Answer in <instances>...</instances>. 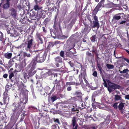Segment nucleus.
<instances>
[{
	"label": "nucleus",
	"instance_id": "obj_36",
	"mask_svg": "<svg viewBox=\"0 0 129 129\" xmlns=\"http://www.w3.org/2000/svg\"><path fill=\"white\" fill-rule=\"evenodd\" d=\"M106 67L108 69H111L114 68L113 65L108 64H106Z\"/></svg>",
	"mask_w": 129,
	"mask_h": 129
},
{
	"label": "nucleus",
	"instance_id": "obj_30",
	"mask_svg": "<svg viewBox=\"0 0 129 129\" xmlns=\"http://www.w3.org/2000/svg\"><path fill=\"white\" fill-rule=\"evenodd\" d=\"M92 42H94L95 41H96L97 40V38L96 36V35H93L90 38Z\"/></svg>",
	"mask_w": 129,
	"mask_h": 129
},
{
	"label": "nucleus",
	"instance_id": "obj_49",
	"mask_svg": "<svg viewBox=\"0 0 129 129\" xmlns=\"http://www.w3.org/2000/svg\"><path fill=\"white\" fill-rule=\"evenodd\" d=\"M122 6V2L121 1H120L119 3L118 4H115V7H119L120 6Z\"/></svg>",
	"mask_w": 129,
	"mask_h": 129
},
{
	"label": "nucleus",
	"instance_id": "obj_55",
	"mask_svg": "<svg viewBox=\"0 0 129 129\" xmlns=\"http://www.w3.org/2000/svg\"><path fill=\"white\" fill-rule=\"evenodd\" d=\"M52 73H51V72L50 71H49L46 73V74H45V75H46V76L52 75Z\"/></svg>",
	"mask_w": 129,
	"mask_h": 129
},
{
	"label": "nucleus",
	"instance_id": "obj_33",
	"mask_svg": "<svg viewBox=\"0 0 129 129\" xmlns=\"http://www.w3.org/2000/svg\"><path fill=\"white\" fill-rule=\"evenodd\" d=\"M20 100L21 102L24 104H25L27 102L28 99L25 98H22Z\"/></svg>",
	"mask_w": 129,
	"mask_h": 129
},
{
	"label": "nucleus",
	"instance_id": "obj_21",
	"mask_svg": "<svg viewBox=\"0 0 129 129\" xmlns=\"http://www.w3.org/2000/svg\"><path fill=\"white\" fill-rule=\"evenodd\" d=\"M56 63H61L62 62V59L60 56H58L54 58Z\"/></svg>",
	"mask_w": 129,
	"mask_h": 129
},
{
	"label": "nucleus",
	"instance_id": "obj_22",
	"mask_svg": "<svg viewBox=\"0 0 129 129\" xmlns=\"http://www.w3.org/2000/svg\"><path fill=\"white\" fill-rule=\"evenodd\" d=\"M72 100H74L75 101L79 100V101H81L82 100V96L81 95L77 96L75 97L71 98Z\"/></svg>",
	"mask_w": 129,
	"mask_h": 129
},
{
	"label": "nucleus",
	"instance_id": "obj_56",
	"mask_svg": "<svg viewBox=\"0 0 129 129\" xmlns=\"http://www.w3.org/2000/svg\"><path fill=\"white\" fill-rule=\"evenodd\" d=\"M64 53L63 51H61L60 53V55L62 57H63L64 56Z\"/></svg>",
	"mask_w": 129,
	"mask_h": 129
},
{
	"label": "nucleus",
	"instance_id": "obj_20",
	"mask_svg": "<svg viewBox=\"0 0 129 129\" xmlns=\"http://www.w3.org/2000/svg\"><path fill=\"white\" fill-rule=\"evenodd\" d=\"M6 2V3L4 4L3 6V8L5 10H7L8 9L10 6V2Z\"/></svg>",
	"mask_w": 129,
	"mask_h": 129
},
{
	"label": "nucleus",
	"instance_id": "obj_25",
	"mask_svg": "<svg viewBox=\"0 0 129 129\" xmlns=\"http://www.w3.org/2000/svg\"><path fill=\"white\" fill-rule=\"evenodd\" d=\"M61 82V81L60 80L58 81L57 79H56L55 80L54 82L53 83L54 84V87H55V85L56 84V86H58L60 87V83Z\"/></svg>",
	"mask_w": 129,
	"mask_h": 129
},
{
	"label": "nucleus",
	"instance_id": "obj_37",
	"mask_svg": "<svg viewBox=\"0 0 129 129\" xmlns=\"http://www.w3.org/2000/svg\"><path fill=\"white\" fill-rule=\"evenodd\" d=\"M54 120L56 125H57L60 124V123L58 119H55L54 118Z\"/></svg>",
	"mask_w": 129,
	"mask_h": 129
},
{
	"label": "nucleus",
	"instance_id": "obj_34",
	"mask_svg": "<svg viewBox=\"0 0 129 129\" xmlns=\"http://www.w3.org/2000/svg\"><path fill=\"white\" fill-rule=\"evenodd\" d=\"M54 42H49V44L48 45L47 48L49 49L50 48L54 46Z\"/></svg>",
	"mask_w": 129,
	"mask_h": 129
},
{
	"label": "nucleus",
	"instance_id": "obj_27",
	"mask_svg": "<svg viewBox=\"0 0 129 129\" xmlns=\"http://www.w3.org/2000/svg\"><path fill=\"white\" fill-rule=\"evenodd\" d=\"M56 19L57 16H56L55 17L54 19V25L53 26V28L55 29L56 28L57 26V21H56Z\"/></svg>",
	"mask_w": 129,
	"mask_h": 129
},
{
	"label": "nucleus",
	"instance_id": "obj_58",
	"mask_svg": "<svg viewBox=\"0 0 129 129\" xmlns=\"http://www.w3.org/2000/svg\"><path fill=\"white\" fill-rule=\"evenodd\" d=\"M98 93L97 91H94L93 93L92 96H93V97H96L98 95Z\"/></svg>",
	"mask_w": 129,
	"mask_h": 129
},
{
	"label": "nucleus",
	"instance_id": "obj_35",
	"mask_svg": "<svg viewBox=\"0 0 129 129\" xmlns=\"http://www.w3.org/2000/svg\"><path fill=\"white\" fill-rule=\"evenodd\" d=\"M94 46H92V53H94L96 55V57H97L98 56V55L97 53L96 52V49L94 50Z\"/></svg>",
	"mask_w": 129,
	"mask_h": 129
},
{
	"label": "nucleus",
	"instance_id": "obj_8",
	"mask_svg": "<svg viewBox=\"0 0 129 129\" xmlns=\"http://www.w3.org/2000/svg\"><path fill=\"white\" fill-rule=\"evenodd\" d=\"M3 102L5 105L8 104L9 101V97L7 92H4L3 93Z\"/></svg>",
	"mask_w": 129,
	"mask_h": 129
},
{
	"label": "nucleus",
	"instance_id": "obj_7",
	"mask_svg": "<svg viewBox=\"0 0 129 129\" xmlns=\"http://www.w3.org/2000/svg\"><path fill=\"white\" fill-rule=\"evenodd\" d=\"M17 105L15 103H14L12 105V107H14V108L12 109L13 113L11 117L12 119H15L16 112L19 109V108L17 107L18 105H17V106H16Z\"/></svg>",
	"mask_w": 129,
	"mask_h": 129
},
{
	"label": "nucleus",
	"instance_id": "obj_13",
	"mask_svg": "<svg viewBox=\"0 0 129 129\" xmlns=\"http://www.w3.org/2000/svg\"><path fill=\"white\" fill-rule=\"evenodd\" d=\"M7 31L8 34H10L12 36H13L15 34L16 32L13 28L11 29L10 28L8 27L7 29Z\"/></svg>",
	"mask_w": 129,
	"mask_h": 129
},
{
	"label": "nucleus",
	"instance_id": "obj_60",
	"mask_svg": "<svg viewBox=\"0 0 129 129\" xmlns=\"http://www.w3.org/2000/svg\"><path fill=\"white\" fill-rule=\"evenodd\" d=\"M123 6L124 9L126 11H128V6H127L125 5Z\"/></svg>",
	"mask_w": 129,
	"mask_h": 129
},
{
	"label": "nucleus",
	"instance_id": "obj_15",
	"mask_svg": "<svg viewBox=\"0 0 129 129\" xmlns=\"http://www.w3.org/2000/svg\"><path fill=\"white\" fill-rule=\"evenodd\" d=\"M36 35L37 38L39 39L38 41L39 43L41 44H43V40L41 37V36H43L42 35L38 32L36 33Z\"/></svg>",
	"mask_w": 129,
	"mask_h": 129
},
{
	"label": "nucleus",
	"instance_id": "obj_17",
	"mask_svg": "<svg viewBox=\"0 0 129 129\" xmlns=\"http://www.w3.org/2000/svg\"><path fill=\"white\" fill-rule=\"evenodd\" d=\"M37 14L41 18H44L45 17V14L44 13V11L42 10L41 11L38 12Z\"/></svg>",
	"mask_w": 129,
	"mask_h": 129
},
{
	"label": "nucleus",
	"instance_id": "obj_29",
	"mask_svg": "<svg viewBox=\"0 0 129 129\" xmlns=\"http://www.w3.org/2000/svg\"><path fill=\"white\" fill-rule=\"evenodd\" d=\"M76 118L75 117H73L72 120V124L73 126H75L76 125Z\"/></svg>",
	"mask_w": 129,
	"mask_h": 129
},
{
	"label": "nucleus",
	"instance_id": "obj_45",
	"mask_svg": "<svg viewBox=\"0 0 129 129\" xmlns=\"http://www.w3.org/2000/svg\"><path fill=\"white\" fill-rule=\"evenodd\" d=\"M122 61L123 62H124V61L129 63V59L128 58H125L124 57H122Z\"/></svg>",
	"mask_w": 129,
	"mask_h": 129
},
{
	"label": "nucleus",
	"instance_id": "obj_2",
	"mask_svg": "<svg viewBox=\"0 0 129 129\" xmlns=\"http://www.w3.org/2000/svg\"><path fill=\"white\" fill-rule=\"evenodd\" d=\"M34 54H36L37 55L36 57L33 58L32 61H34L37 64V62H43L45 60V58L43 54L40 50H35L33 51Z\"/></svg>",
	"mask_w": 129,
	"mask_h": 129
},
{
	"label": "nucleus",
	"instance_id": "obj_18",
	"mask_svg": "<svg viewBox=\"0 0 129 129\" xmlns=\"http://www.w3.org/2000/svg\"><path fill=\"white\" fill-rule=\"evenodd\" d=\"M4 57L7 59H11L12 55V53L11 52H7L4 54Z\"/></svg>",
	"mask_w": 129,
	"mask_h": 129
},
{
	"label": "nucleus",
	"instance_id": "obj_11",
	"mask_svg": "<svg viewBox=\"0 0 129 129\" xmlns=\"http://www.w3.org/2000/svg\"><path fill=\"white\" fill-rule=\"evenodd\" d=\"M79 84L78 83H76L75 82H67L66 84L63 87V88H64L66 87L68 85H75L76 86H78Z\"/></svg>",
	"mask_w": 129,
	"mask_h": 129
},
{
	"label": "nucleus",
	"instance_id": "obj_19",
	"mask_svg": "<svg viewBox=\"0 0 129 129\" xmlns=\"http://www.w3.org/2000/svg\"><path fill=\"white\" fill-rule=\"evenodd\" d=\"M105 6L108 8L115 7V4L113 2H110V3L107 4H105Z\"/></svg>",
	"mask_w": 129,
	"mask_h": 129
},
{
	"label": "nucleus",
	"instance_id": "obj_4",
	"mask_svg": "<svg viewBox=\"0 0 129 129\" xmlns=\"http://www.w3.org/2000/svg\"><path fill=\"white\" fill-rule=\"evenodd\" d=\"M106 81L108 83L109 86L108 87V90L110 93L112 91V89L115 90L116 89H119L121 88V87L119 85L111 82L109 80L106 79Z\"/></svg>",
	"mask_w": 129,
	"mask_h": 129
},
{
	"label": "nucleus",
	"instance_id": "obj_50",
	"mask_svg": "<svg viewBox=\"0 0 129 129\" xmlns=\"http://www.w3.org/2000/svg\"><path fill=\"white\" fill-rule=\"evenodd\" d=\"M24 57L26 56L27 57H30L31 56V55L29 53L25 52L24 53Z\"/></svg>",
	"mask_w": 129,
	"mask_h": 129
},
{
	"label": "nucleus",
	"instance_id": "obj_40",
	"mask_svg": "<svg viewBox=\"0 0 129 129\" xmlns=\"http://www.w3.org/2000/svg\"><path fill=\"white\" fill-rule=\"evenodd\" d=\"M28 74L26 73H24V77L25 79H26V78H29L30 77H31L28 74V73H27Z\"/></svg>",
	"mask_w": 129,
	"mask_h": 129
},
{
	"label": "nucleus",
	"instance_id": "obj_10",
	"mask_svg": "<svg viewBox=\"0 0 129 129\" xmlns=\"http://www.w3.org/2000/svg\"><path fill=\"white\" fill-rule=\"evenodd\" d=\"M125 103H120L118 106V109L120 111L121 114H123L125 112V111L124 110V104Z\"/></svg>",
	"mask_w": 129,
	"mask_h": 129
},
{
	"label": "nucleus",
	"instance_id": "obj_63",
	"mask_svg": "<svg viewBox=\"0 0 129 129\" xmlns=\"http://www.w3.org/2000/svg\"><path fill=\"white\" fill-rule=\"evenodd\" d=\"M72 87L70 86H68L67 88V90L68 91H70L72 90Z\"/></svg>",
	"mask_w": 129,
	"mask_h": 129
},
{
	"label": "nucleus",
	"instance_id": "obj_57",
	"mask_svg": "<svg viewBox=\"0 0 129 129\" xmlns=\"http://www.w3.org/2000/svg\"><path fill=\"white\" fill-rule=\"evenodd\" d=\"M82 94L81 92L80 91H76L75 93L74 94L75 95H80Z\"/></svg>",
	"mask_w": 129,
	"mask_h": 129
},
{
	"label": "nucleus",
	"instance_id": "obj_53",
	"mask_svg": "<svg viewBox=\"0 0 129 129\" xmlns=\"http://www.w3.org/2000/svg\"><path fill=\"white\" fill-rule=\"evenodd\" d=\"M48 10L49 11H55L54 8L53 7H51L50 8H48Z\"/></svg>",
	"mask_w": 129,
	"mask_h": 129
},
{
	"label": "nucleus",
	"instance_id": "obj_48",
	"mask_svg": "<svg viewBox=\"0 0 129 129\" xmlns=\"http://www.w3.org/2000/svg\"><path fill=\"white\" fill-rule=\"evenodd\" d=\"M21 86H22L24 89H25V88L26 87V86L25 85V84L23 83H22L20 85L19 87L21 88Z\"/></svg>",
	"mask_w": 129,
	"mask_h": 129
},
{
	"label": "nucleus",
	"instance_id": "obj_3",
	"mask_svg": "<svg viewBox=\"0 0 129 129\" xmlns=\"http://www.w3.org/2000/svg\"><path fill=\"white\" fill-rule=\"evenodd\" d=\"M36 65L35 61H32L27 67L26 71L30 76H32L36 73V71L34 70L36 68Z\"/></svg>",
	"mask_w": 129,
	"mask_h": 129
},
{
	"label": "nucleus",
	"instance_id": "obj_24",
	"mask_svg": "<svg viewBox=\"0 0 129 129\" xmlns=\"http://www.w3.org/2000/svg\"><path fill=\"white\" fill-rule=\"evenodd\" d=\"M62 8L65 11V12H67V2H65L63 3L62 6Z\"/></svg>",
	"mask_w": 129,
	"mask_h": 129
},
{
	"label": "nucleus",
	"instance_id": "obj_6",
	"mask_svg": "<svg viewBox=\"0 0 129 129\" xmlns=\"http://www.w3.org/2000/svg\"><path fill=\"white\" fill-rule=\"evenodd\" d=\"M123 14L124 17L125 16V15L123 13H118L114 15L113 17L112 21L114 23H116L117 22L118 20H120L121 18V16L120 15Z\"/></svg>",
	"mask_w": 129,
	"mask_h": 129
},
{
	"label": "nucleus",
	"instance_id": "obj_26",
	"mask_svg": "<svg viewBox=\"0 0 129 129\" xmlns=\"http://www.w3.org/2000/svg\"><path fill=\"white\" fill-rule=\"evenodd\" d=\"M15 61L13 60V59H10L8 62L9 66L11 67L14 64Z\"/></svg>",
	"mask_w": 129,
	"mask_h": 129
},
{
	"label": "nucleus",
	"instance_id": "obj_9",
	"mask_svg": "<svg viewBox=\"0 0 129 129\" xmlns=\"http://www.w3.org/2000/svg\"><path fill=\"white\" fill-rule=\"evenodd\" d=\"M22 67L21 66H19L18 67V70H15V71H13V72L11 73L9 75V78L10 79H11L12 77H13L14 76V73H15L16 72H19L21 71L22 70Z\"/></svg>",
	"mask_w": 129,
	"mask_h": 129
},
{
	"label": "nucleus",
	"instance_id": "obj_39",
	"mask_svg": "<svg viewBox=\"0 0 129 129\" xmlns=\"http://www.w3.org/2000/svg\"><path fill=\"white\" fill-rule=\"evenodd\" d=\"M76 20V18H73L70 23V25H73L75 23Z\"/></svg>",
	"mask_w": 129,
	"mask_h": 129
},
{
	"label": "nucleus",
	"instance_id": "obj_43",
	"mask_svg": "<svg viewBox=\"0 0 129 129\" xmlns=\"http://www.w3.org/2000/svg\"><path fill=\"white\" fill-rule=\"evenodd\" d=\"M83 23L85 27V28H84V30L86 31L88 29L89 25L86 24L85 22L84 23L83 22Z\"/></svg>",
	"mask_w": 129,
	"mask_h": 129
},
{
	"label": "nucleus",
	"instance_id": "obj_54",
	"mask_svg": "<svg viewBox=\"0 0 129 129\" xmlns=\"http://www.w3.org/2000/svg\"><path fill=\"white\" fill-rule=\"evenodd\" d=\"M92 75L94 77L98 76V74L96 71H94L92 74Z\"/></svg>",
	"mask_w": 129,
	"mask_h": 129
},
{
	"label": "nucleus",
	"instance_id": "obj_32",
	"mask_svg": "<svg viewBox=\"0 0 129 129\" xmlns=\"http://www.w3.org/2000/svg\"><path fill=\"white\" fill-rule=\"evenodd\" d=\"M62 0H61V1L60 0L59 1V2H58V5L57 6H54V8L55 11V9H57V11H58L59 9V4H60L61 3V2L62 1Z\"/></svg>",
	"mask_w": 129,
	"mask_h": 129
},
{
	"label": "nucleus",
	"instance_id": "obj_61",
	"mask_svg": "<svg viewBox=\"0 0 129 129\" xmlns=\"http://www.w3.org/2000/svg\"><path fill=\"white\" fill-rule=\"evenodd\" d=\"M42 28L43 31L44 33H47V30L46 28L44 27L43 26L42 27Z\"/></svg>",
	"mask_w": 129,
	"mask_h": 129
},
{
	"label": "nucleus",
	"instance_id": "obj_44",
	"mask_svg": "<svg viewBox=\"0 0 129 129\" xmlns=\"http://www.w3.org/2000/svg\"><path fill=\"white\" fill-rule=\"evenodd\" d=\"M67 62L70 64L71 67H73L74 64L73 60H69V61H67Z\"/></svg>",
	"mask_w": 129,
	"mask_h": 129
},
{
	"label": "nucleus",
	"instance_id": "obj_64",
	"mask_svg": "<svg viewBox=\"0 0 129 129\" xmlns=\"http://www.w3.org/2000/svg\"><path fill=\"white\" fill-rule=\"evenodd\" d=\"M87 56L88 57H91L92 55L91 53L89 52H88L87 53Z\"/></svg>",
	"mask_w": 129,
	"mask_h": 129
},
{
	"label": "nucleus",
	"instance_id": "obj_14",
	"mask_svg": "<svg viewBox=\"0 0 129 129\" xmlns=\"http://www.w3.org/2000/svg\"><path fill=\"white\" fill-rule=\"evenodd\" d=\"M42 7L38 5L37 4L34 6V9L35 11H37L38 13L42 10Z\"/></svg>",
	"mask_w": 129,
	"mask_h": 129
},
{
	"label": "nucleus",
	"instance_id": "obj_62",
	"mask_svg": "<svg viewBox=\"0 0 129 129\" xmlns=\"http://www.w3.org/2000/svg\"><path fill=\"white\" fill-rule=\"evenodd\" d=\"M77 110V109L73 107L71 108V111L72 112H75Z\"/></svg>",
	"mask_w": 129,
	"mask_h": 129
},
{
	"label": "nucleus",
	"instance_id": "obj_31",
	"mask_svg": "<svg viewBox=\"0 0 129 129\" xmlns=\"http://www.w3.org/2000/svg\"><path fill=\"white\" fill-rule=\"evenodd\" d=\"M50 20L49 18H46L44 20L43 23L46 25L49 22Z\"/></svg>",
	"mask_w": 129,
	"mask_h": 129
},
{
	"label": "nucleus",
	"instance_id": "obj_42",
	"mask_svg": "<svg viewBox=\"0 0 129 129\" xmlns=\"http://www.w3.org/2000/svg\"><path fill=\"white\" fill-rule=\"evenodd\" d=\"M11 88L10 86L8 83L6 85L5 87V89L7 90V92H8V91L9 90L10 88Z\"/></svg>",
	"mask_w": 129,
	"mask_h": 129
},
{
	"label": "nucleus",
	"instance_id": "obj_59",
	"mask_svg": "<svg viewBox=\"0 0 129 129\" xmlns=\"http://www.w3.org/2000/svg\"><path fill=\"white\" fill-rule=\"evenodd\" d=\"M51 129H58V128L56 125H54L51 126Z\"/></svg>",
	"mask_w": 129,
	"mask_h": 129
},
{
	"label": "nucleus",
	"instance_id": "obj_52",
	"mask_svg": "<svg viewBox=\"0 0 129 129\" xmlns=\"http://www.w3.org/2000/svg\"><path fill=\"white\" fill-rule=\"evenodd\" d=\"M20 85H19L18 86V90H20V91L21 92H23L24 91V89L23 87H22V86H21V88H20L19 87Z\"/></svg>",
	"mask_w": 129,
	"mask_h": 129
},
{
	"label": "nucleus",
	"instance_id": "obj_28",
	"mask_svg": "<svg viewBox=\"0 0 129 129\" xmlns=\"http://www.w3.org/2000/svg\"><path fill=\"white\" fill-rule=\"evenodd\" d=\"M121 95L116 94L114 95V99L115 101H118L119 100L121 97Z\"/></svg>",
	"mask_w": 129,
	"mask_h": 129
},
{
	"label": "nucleus",
	"instance_id": "obj_1",
	"mask_svg": "<svg viewBox=\"0 0 129 129\" xmlns=\"http://www.w3.org/2000/svg\"><path fill=\"white\" fill-rule=\"evenodd\" d=\"M105 3V0H102L98 4L97 6L95 7L92 13V15H94V21H93V25L92 26L93 28L97 27L98 28L100 27L99 24V23L97 16L96 15L98 12L101 10L100 9L101 7H104L103 6Z\"/></svg>",
	"mask_w": 129,
	"mask_h": 129
},
{
	"label": "nucleus",
	"instance_id": "obj_41",
	"mask_svg": "<svg viewBox=\"0 0 129 129\" xmlns=\"http://www.w3.org/2000/svg\"><path fill=\"white\" fill-rule=\"evenodd\" d=\"M79 79L80 81V83L79 82H76V83H78L79 84V85H78V86H79L80 85V84H81L82 85V84H84V83L83 82L82 78H79Z\"/></svg>",
	"mask_w": 129,
	"mask_h": 129
},
{
	"label": "nucleus",
	"instance_id": "obj_38",
	"mask_svg": "<svg viewBox=\"0 0 129 129\" xmlns=\"http://www.w3.org/2000/svg\"><path fill=\"white\" fill-rule=\"evenodd\" d=\"M25 113H24L21 115V117L20 119V121L22 122L23 121L25 117Z\"/></svg>",
	"mask_w": 129,
	"mask_h": 129
},
{
	"label": "nucleus",
	"instance_id": "obj_12",
	"mask_svg": "<svg viewBox=\"0 0 129 129\" xmlns=\"http://www.w3.org/2000/svg\"><path fill=\"white\" fill-rule=\"evenodd\" d=\"M57 99V98L56 96L54 95H52L50 98L48 99V101L49 102H51L52 103H53Z\"/></svg>",
	"mask_w": 129,
	"mask_h": 129
},
{
	"label": "nucleus",
	"instance_id": "obj_16",
	"mask_svg": "<svg viewBox=\"0 0 129 129\" xmlns=\"http://www.w3.org/2000/svg\"><path fill=\"white\" fill-rule=\"evenodd\" d=\"M10 14L13 17L15 18L17 14L15 9L13 8H12L10 10Z\"/></svg>",
	"mask_w": 129,
	"mask_h": 129
},
{
	"label": "nucleus",
	"instance_id": "obj_47",
	"mask_svg": "<svg viewBox=\"0 0 129 129\" xmlns=\"http://www.w3.org/2000/svg\"><path fill=\"white\" fill-rule=\"evenodd\" d=\"M97 67L99 69V70L102 69V68L101 66V65L100 63L98 62V61H97Z\"/></svg>",
	"mask_w": 129,
	"mask_h": 129
},
{
	"label": "nucleus",
	"instance_id": "obj_51",
	"mask_svg": "<svg viewBox=\"0 0 129 129\" xmlns=\"http://www.w3.org/2000/svg\"><path fill=\"white\" fill-rule=\"evenodd\" d=\"M3 34L2 33H0V41H3Z\"/></svg>",
	"mask_w": 129,
	"mask_h": 129
},
{
	"label": "nucleus",
	"instance_id": "obj_5",
	"mask_svg": "<svg viewBox=\"0 0 129 129\" xmlns=\"http://www.w3.org/2000/svg\"><path fill=\"white\" fill-rule=\"evenodd\" d=\"M33 39H31L24 42L23 47L26 51H29L31 52L30 50L33 47Z\"/></svg>",
	"mask_w": 129,
	"mask_h": 129
},
{
	"label": "nucleus",
	"instance_id": "obj_23",
	"mask_svg": "<svg viewBox=\"0 0 129 129\" xmlns=\"http://www.w3.org/2000/svg\"><path fill=\"white\" fill-rule=\"evenodd\" d=\"M86 75L85 70H84L83 72L80 73V75L79 76V78H82L84 79V77H85V78L86 76Z\"/></svg>",
	"mask_w": 129,
	"mask_h": 129
},
{
	"label": "nucleus",
	"instance_id": "obj_46",
	"mask_svg": "<svg viewBox=\"0 0 129 129\" xmlns=\"http://www.w3.org/2000/svg\"><path fill=\"white\" fill-rule=\"evenodd\" d=\"M118 103H115L113 105V107L116 110L118 109L117 104Z\"/></svg>",
	"mask_w": 129,
	"mask_h": 129
}]
</instances>
